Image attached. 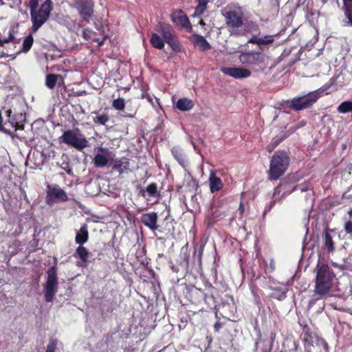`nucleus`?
<instances>
[{
    "label": "nucleus",
    "instance_id": "nucleus-28",
    "mask_svg": "<svg viewBox=\"0 0 352 352\" xmlns=\"http://www.w3.org/2000/svg\"><path fill=\"white\" fill-rule=\"evenodd\" d=\"M108 156L101 153H97L94 160L93 162L96 167H104L109 165Z\"/></svg>",
    "mask_w": 352,
    "mask_h": 352
},
{
    "label": "nucleus",
    "instance_id": "nucleus-15",
    "mask_svg": "<svg viewBox=\"0 0 352 352\" xmlns=\"http://www.w3.org/2000/svg\"><path fill=\"white\" fill-rule=\"evenodd\" d=\"M157 219L158 216L155 212L142 214L141 217L142 223L152 231H155L159 228Z\"/></svg>",
    "mask_w": 352,
    "mask_h": 352
},
{
    "label": "nucleus",
    "instance_id": "nucleus-63",
    "mask_svg": "<svg viewBox=\"0 0 352 352\" xmlns=\"http://www.w3.org/2000/svg\"><path fill=\"white\" fill-rule=\"evenodd\" d=\"M210 287L211 289H214V287H212L211 285H210Z\"/></svg>",
    "mask_w": 352,
    "mask_h": 352
},
{
    "label": "nucleus",
    "instance_id": "nucleus-25",
    "mask_svg": "<svg viewBox=\"0 0 352 352\" xmlns=\"http://www.w3.org/2000/svg\"><path fill=\"white\" fill-rule=\"evenodd\" d=\"M336 85H334V82H329L325 83L320 88L313 91V92H316L319 96V98L324 95L329 94L336 90Z\"/></svg>",
    "mask_w": 352,
    "mask_h": 352
},
{
    "label": "nucleus",
    "instance_id": "nucleus-16",
    "mask_svg": "<svg viewBox=\"0 0 352 352\" xmlns=\"http://www.w3.org/2000/svg\"><path fill=\"white\" fill-rule=\"evenodd\" d=\"M342 10L344 16L343 26L352 27V0H342Z\"/></svg>",
    "mask_w": 352,
    "mask_h": 352
},
{
    "label": "nucleus",
    "instance_id": "nucleus-4",
    "mask_svg": "<svg viewBox=\"0 0 352 352\" xmlns=\"http://www.w3.org/2000/svg\"><path fill=\"white\" fill-rule=\"evenodd\" d=\"M59 141L78 151H82L89 146L87 140L78 129L64 131L59 138Z\"/></svg>",
    "mask_w": 352,
    "mask_h": 352
},
{
    "label": "nucleus",
    "instance_id": "nucleus-42",
    "mask_svg": "<svg viewBox=\"0 0 352 352\" xmlns=\"http://www.w3.org/2000/svg\"><path fill=\"white\" fill-rule=\"evenodd\" d=\"M243 196H244V192H242L241 195V201H240L239 208L236 211L239 213V216L240 219H241L243 217L244 212H245V206H244V204H243V202L242 200Z\"/></svg>",
    "mask_w": 352,
    "mask_h": 352
},
{
    "label": "nucleus",
    "instance_id": "nucleus-38",
    "mask_svg": "<svg viewBox=\"0 0 352 352\" xmlns=\"http://www.w3.org/2000/svg\"><path fill=\"white\" fill-rule=\"evenodd\" d=\"M313 6V0H309L306 6V14L307 17H313L316 13V11L312 9Z\"/></svg>",
    "mask_w": 352,
    "mask_h": 352
},
{
    "label": "nucleus",
    "instance_id": "nucleus-37",
    "mask_svg": "<svg viewBox=\"0 0 352 352\" xmlns=\"http://www.w3.org/2000/svg\"><path fill=\"white\" fill-rule=\"evenodd\" d=\"M7 116L8 117V120L12 124L13 127H14L15 130H20L23 129V124H19L17 122H15L14 120H12L11 114L12 111L10 109H8L6 111Z\"/></svg>",
    "mask_w": 352,
    "mask_h": 352
},
{
    "label": "nucleus",
    "instance_id": "nucleus-2",
    "mask_svg": "<svg viewBox=\"0 0 352 352\" xmlns=\"http://www.w3.org/2000/svg\"><path fill=\"white\" fill-rule=\"evenodd\" d=\"M317 273L314 292L324 296L331 289L336 274L327 264L317 265Z\"/></svg>",
    "mask_w": 352,
    "mask_h": 352
},
{
    "label": "nucleus",
    "instance_id": "nucleus-24",
    "mask_svg": "<svg viewBox=\"0 0 352 352\" xmlns=\"http://www.w3.org/2000/svg\"><path fill=\"white\" fill-rule=\"evenodd\" d=\"M288 137L287 132H282L280 135L274 137L272 142L266 146V150L272 153L284 140Z\"/></svg>",
    "mask_w": 352,
    "mask_h": 352
},
{
    "label": "nucleus",
    "instance_id": "nucleus-12",
    "mask_svg": "<svg viewBox=\"0 0 352 352\" xmlns=\"http://www.w3.org/2000/svg\"><path fill=\"white\" fill-rule=\"evenodd\" d=\"M336 234V230L326 227L322 232V242L324 248L328 253H333L336 250V242L333 240V236Z\"/></svg>",
    "mask_w": 352,
    "mask_h": 352
},
{
    "label": "nucleus",
    "instance_id": "nucleus-45",
    "mask_svg": "<svg viewBox=\"0 0 352 352\" xmlns=\"http://www.w3.org/2000/svg\"><path fill=\"white\" fill-rule=\"evenodd\" d=\"M93 33V31L90 28H85L83 30L82 36L86 41L91 40V35Z\"/></svg>",
    "mask_w": 352,
    "mask_h": 352
},
{
    "label": "nucleus",
    "instance_id": "nucleus-13",
    "mask_svg": "<svg viewBox=\"0 0 352 352\" xmlns=\"http://www.w3.org/2000/svg\"><path fill=\"white\" fill-rule=\"evenodd\" d=\"M220 71L229 76L236 79L245 78L251 76L250 70L243 67H226L220 68Z\"/></svg>",
    "mask_w": 352,
    "mask_h": 352
},
{
    "label": "nucleus",
    "instance_id": "nucleus-46",
    "mask_svg": "<svg viewBox=\"0 0 352 352\" xmlns=\"http://www.w3.org/2000/svg\"><path fill=\"white\" fill-rule=\"evenodd\" d=\"M38 4H39V0H30L29 7H30V12H33V11L37 10Z\"/></svg>",
    "mask_w": 352,
    "mask_h": 352
},
{
    "label": "nucleus",
    "instance_id": "nucleus-39",
    "mask_svg": "<svg viewBox=\"0 0 352 352\" xmlns=\"http://www.w3.org/2000/svg\"><path fill=\"white\" fill-rule=\"evenodd\" d=\"M273 35H266L260 39V45H268L274 41Z\"/></svg>",
    "mask_w": 352,
    "mask_h": 352
},
{
    "label": "nucleus",
    "instance_id": "nucleus-35",
    "mask_svg": "<svg viewBox=\"0 0 352 352\" xmlns=\"http://www.w3.org/2000/svg\"><path fill=\"white\" fill-rule=\"evenodd\" d=\"M93 120L95 124L105 125L109 120V116L107 115V113H102L94 118Z\"/></svg>",
    "mask_w": 352,
    "mask_h": 352
},
{
    "label": "nucleus",
    "instance_id": "nucleus-61",
    "mask_svg": "<svg viewBox=\"0 0 352 352\" xmlns=\"http://www.w3.org/2000/svg\"><path fill=\"white\" fill-rule=\"evenodd\" d=\"M250 24L252 25V27L255 25V24L253 22H252Z\"/></svg>",
    "mask_w": 352,
    "mask_h": 352
},
{
    "label": "nucleus",
    "instance_id": "nucleus-14",
    "mask_svg": "<svg viewBox=\"0 0 352 352\" xmlns=\"http://www.w3.org/2000/svg\"><path fill=\"white\" fill-rule=\"evenodd\" d=\"M155 30L164 38L165 42L170 41L176 35L173 27L164 22H159L156 25Z\"/></svg>",
    "mask_w": 352,
    "mask_h": 352
},
{
    "label": "nucleus",
    "instance_id": "nucleus-51",
    "mask_svg": "<svg viewBox=\"0 0 352 352\" xmlns=\"http://www.w3.org/2000/svg\"><path fill=\"white\" fill-rule=\"evenodd\" d=\"M62 168L69 175L72 173V168L69 167V163H66L65 166H62Z\"/></svg>",
    "mask_w": 352,
    "mask_h": 352
},
{
    "label": "nucleus",
    "instance_id": "nucleus-10",
    "mask_svg": "<svg viewBox=\"0 0 352 352\" xmlns=\"http://www.w3.org/2000/svg\"><path fill=\"white\" fill-rule=\"evenodd\" d=\"M265 55L261 52H246L239 56L241 63L247 66L254 67L265 62Z\"/></svg>",
    "mask_w": 352,
    "mask_h": 352
},
{
    "label": "nucleus",
    "instance_id": "nucleus-47",
    "mask_svg": "<svg viewBox=\"0 0 352 352\" xmlns=\"http://www.w3.org/2000/svg\"><path fill=\"white\" fill-rule=\"evenodd\" d=\"M14 39V31L12 30L9 31L8 36L7 38H5L4 42L5 43H8L10 42H12Z\"/></svg>",
    "mask_w": 352,
    "mask_h": 352
},
{
    "label": "nucleus",
    "instance_id": "nucleus-27",
    "mask_svg": "<svg viewBox=\"0 0 352 352\" xmlns=\"http://www.w3.org/2000/svg\"><path fill=\"white\" fill-rule=\"evenodd\" d=\"M150 43L154 48L162 50L164 47L165 41L158 33H151Z\"/></svg>",
    "mask_w": 352,
    "mask_h": 352
},
{
    "label": "nucleus",
    "instance_id": "nucleus-43",
    "mask_svg": "<svg viewBox=\"0 0 352 352\" xmlns=\"http://www.w3.org/2000/svg\"><path fill=\"white\" fill-rule=\"evenodd\" d=\"M286 293H287V291H284V292L276 291L274 293L272 297L278 300H283L287 296Z\"/></svg>",
    "mask_w": 352,
    "mask_h": 352
},
{
    "label": "nucleus",
    "instance_id": "nucleus-33",
    "mask_svg": "<svg viewBox=\"0 0 352 352\" xmlns=\"http://www.w3.org/2000/svg\"><path fill=\"white\" fill-rule=\"evenodd\" d=\"M33 43H34L33 36L30 34L25 38V39L23 42L21 51L23 52H29L33 45Z\"/></svg>",
    "mask_w": 352,
    "mask_h": 352
},
{
    "label": "nucleus",
    "instance_id": "nucleus-34",
    "mask_svg": "<svg viewBox=\"0 0 352 352\" xmlns=\"http://www.w3.org/2000/svg\"><path fill=\"white\" fill-rule=\"evenodd\" d=\"M198 3L195 8V13L202 14L207 8L208 0H196Z\"/></svg>",
    "mask_w": 352,
    "mask_h": 352
},
{
    "label": "nucleus",
    "instance_id": "nucleus-48",
    "mask_svg": "<svg viewBox=\"0 0 352 352\" xmlns=\"http://www.w3.org/2000/svg\"><path fill=\"white\" fill-rule=\"evenodd\" d=\"M260 39H261L260 37H258L257 36L254 35L249 39L248 43L260 45Z\"/></svg>",
    "mask_w": 352,
    "mask_h": 352
},
{
    "label": "nucleus",
    "instance_id": "nucleus-31",
    "mask_svg": "<svg viewBox=\"0 0 352 352\" xmlns=\"http://www.w3.org/2000/svg\"><path fill=\"white\" fill-rule=\"evenodd\" d=\"M169 45L171 49L175 52H180L182 51V45L179 43L177 35L166 42Z\"/></svg>",
    "mask_w": 352,
    "mask_h": 352
},
{
    "label": "nucleus",
    "instance_id": "nucleus-1",
    "mask_svg": "<svg viewBox=\"0 0 352 352\" xmlns=\"http://www.w3.org/2000/svg\"><path fill=\"white\" fill-rule=\"evenodd\" d=\"M225 25L230 35L243 36L248 32L244 10L238 3L228 4L221 10Z\"/></svg>",
    "mask_w": 352,
    "mask_h": 352
},
{
    "label": "nucleus",
    "instance_id": "nucleus-23",
    "mask_svg": "<svg viewBox=\"0 0 352 352\" xmlns=\"http://www.w3.org/2000/svg\"><path fill=\"white\" fill-rule=\"evenodd\" d=\"M89 239V232L87 229V226L86 224H84L81 226L80 230L76 234L75 237V241L76 243L79 244V245H82L85 243Z\"/></svg>",
    "mask_w": 352,
    "mask_h": 352
},
{
    "label": "nucleus",
    "instance_id": "nucleus-17",
    "mask_svg": "<svg viewBox=\"0 0 352 352\" xmlns=\"http://www.w3.org/2000/svg\"><path fill=\"white\" fill-rule=\"evenodd\" d=\"M109 166H111L113 170L118 172L120 175L127 173L130 171V163L126 157L120 160L117 159L113 161L112 164Z\"/></svg>",
    "mask_w": 352,
    "mask_h": 352
},
{
    "label": "nucleus",
    "instance_id": "nucleus-56",
    "mask_svg": "<svg viewBox=\"0 0 352 352\" xmlns=\"http://www.w3.org/2000/svg\"><path fill=\"white\" fill-rule=\"evenodd\" d=\"M98 151L102 153H109V151L107 149L103 148L102 147L98 148Z\"/></svg>",
    "mask_w": 352,
    "mask_h": 352
},
{
    "label": "nucleus",
    "instance_id": "nucleus-41",
    "mask_svg": "<svg viewBox=\"0 0 352 352\" xmlns=\"http://www.w3.org/2000/svg\"><path fill=\"white\" fill-rule=\"evenodd\" d=\"M57 343L58 341L56 339H50L45 352H55L57 346Z\"/></svg>",
    "mask_w": 352,
    "mask_h": 352
},
{
    "label": "nucleus",
    "instance_id": "nucleus-58",
    "mask_svg": "<svg viewBox=\"0 0 352 352\" xmlns=\"http://www.w3.org/2000/svg\"><path fill=\"white\" fill-rule=\"evenodd\" d=\"M322 342H323V346H324V349L327 350L329 348L327 342L325 340H323Z\"/></svg>",
    "mask_w": 352,
    "mask_h": 352
},
{
    "label": "nucleus",
    "instance_id": "nucleus-44",
    "mask_svg": "<svg viewBox=\"0 0 352 352\" xmlns=\"http://www.w3.org/2000/svg\"><path fill=\"white\" fill-rule=\"evenodd\" d=\"M303 333L305 335V340H306L307 341L312 338L311 330L307 325L304 326Z\"/></svg>",
    "mask_w": 352,
    "mask_h": 352
},
{
    "label": "nucleus",
    "instance_id": "nucleus-3",
    "mask_svg": "<svg viewBox=\"0 0 352 352\" xmlns=\"http://www.w3.org/2000/svg\"><path fill=\"white\" fill-rule=\"evenodd\" d=\"M289 164V157L283 150H278L272 157L268 177L270 180L278 179L287 170Z\"/></svg>",
    "mask_w": 352,
    "mask_h": 352
},
{
    "label": "nucleus",
    "instance_id": "nucleus-57",
    "mask_svg": "<svg viewBox=\"0 0 352 352\" xmlns=\"http://www.w3.org/2000/svg\"><path fill=\"white\" fill-rule=\"evenodd\" d=\"M270 267L272 268V270H275V264L274 261L272 260L270 261Z\"/></svg>",
    "mask_w": 352,
    "mask_h": 352
},
{
    "label": "nucleus",
    "instance_id": "nucleus-60",
    "mask_svg": "<svg viewBox=\"0 0 352 352\" xmlns=\"http://www.w3.org/2000/svg\"><path fill=\"white\" fill-rule=\"evenodd\" d=\"M322 2L324 4V3H326L327 2V0H322Z\"/></svg>",
    "mask_w": 352,
    "mask_h": 352
},
{
    "label": "nucleus",
    "instance_id": "nucleus-62",
    "mask_svg": "<svg viewBox=\"0 0 352 352\" xmlns=\"http://www.w3.org/2000/svg\"><path fill=\"white\" fill-rule=\"evenodd\" d=\"M314 302H312L311 301H310V302H309V305H312V304H314Z\"/></svg>",
    "mask_w": 352,
    "mask_h": 352
},
{
    "label": "nucleus",
    "instance_id": "nucleus-18",
    "mask_svg": "<svg viewBox=\"0 0 352 352\" xmlns=\"http://www.w3.org/2000/svg\"><path fill=\"white\" fill-rule=\"evenodd\" d=\"M226 215V210L223 206H214L211 208V214L209 217L210 223H214L216 221L223 219Z\"/></svg>",
    "mask_w": 352,
    "mask_h": 352
},
{
    "label": "nucleus",
    "instance_id": "nucleus-53",
    "mask_svg": "<svg viewBox=\"0 0 352 352\" xmlns=\"http://www.w3.org/2000/svg\"><path fill=\"white\" fill-rule=\"evenodd\" d=\"M142 97L146 98L150 102H151V103L153 102V98L148 94H143Z\"/></svg>",
    "mask_w": 352,
    "mask_h": 352
},
{
    "label": "nucleus",
    "instance_id": "nucleus-21",
    "mask_svg": "<svg viewBox=\"0 0 352 352\" xmlns=\"http://www.w3.org/2000/svg\"><path fill=\"white\" fill-rule=\"evenodd\" d=\"M340 239H352V219L350 217L345 221L343 224L342 230L338 234Z\"/></svg>",
    "mask_w": 352,
    "mask_h": 352
},
{
    "label": "nucleus",
    "instance_id": "nucleus-64",
    "mask_svg": "<svg viewBox=\"0 0 352 352\" xmlns=\"http://www.w3.org/2000/svg\"><path fill=\"white\" fill-rule=\"evenodd\" d=\"M142 196H144V192H142Z\"/></svg>",
    "mask_w": 352,
    "mask_h": 352
},
{
    "label": "nucleus",
    "instance_id": "nucleus-52",
    "mask_svg": "<svg viewBox=\"0 0 352 352\" xmlns=\"http://www.w3.org/2000/svg\"><path fill=\"white\" fill-rule=\"evenodd\" d=\"M332 265L333 267H337V268L340 269V270H344V265H339V264H338L336 263H334V262L332 263Z\"/></svg>",
    "mask_w": 352,
    "mask_h": 352
},
{
    "label": "nucleus",
    "instance_id": "nucleus-5",
    "mask_svg": "<svg viewBox=\"0 0 352 352\" xmlns=\"http://www.w3.org/2000/svg\"><path fill=\"white\" fill-rule=\"evenodd\" d=\"M52 10V1L45 0L39 8L30 12L31 21L32 23V31L36 32L38 29L47 21Z\"/></svg>",
    "mask_w": 352,
    "mask_h": 352
},
{
    "label": "nucleus",
    "instance_id": "nucleus-30",
    "mask_svg": "<svg viewBox=\"0 0 352 352\" xmlns=\"http://www.w3.org/2000/svg\"><path fill=\"white\" fill-rule=\"evenodd\" d=\"M58 78H60V76L58 74H47L45 78L46 87L50 89H53L56 85Z\"/></svg>",
    "mask_w": 352,
    "mask_h": 352
},
{
    "label": "nucleus",
    "instance_id": "nucleus-59",
    "mask_svg": "<svg viewBox=\"0 0 352 352\" xmlns=\"http://www.w3.org/2000/svg\"><path fill=\"white\" fill-rule=\"evenodd\" d=\"M5 44L4 40L0 38V47H3Z\"/></svg>",
    "mask_w": 352,
    "mask_h": 352
},
{
    "label": "nucleus",
    "instance_id": "nucleus-26",
    "mask_svg": "<svg viewBox=\"0 0 352 352\" xmlns=\"http://www.w3.org/2000/svg\"><path fill=\"white\" fill-rule=\"evenodd\" d=\"M194 107V102L192 100L187 98H180L176 103V107L182 111H189Z\"/></svg>",
    "mask_w": 352,
    "mask_h": 352
},
{
    "label": "nucleus",
    "instance_id": "nucleus-54",
    "mask_svg": "<svg viewBox=\"0 0 352 352\" xmlns=\"http://www.w3.org/2000/svg\"><path fill=\"white\" fill-rule=\"evenodd\" d=\"M204 248V244H201L200 245L199 250V256L200 259H201L202 254H203Z\"/></svg>",
    "mask_w": 352,
    "mask_h": 352
},
{
    "label": "nucleus",
    "instance_id": "nucleus-32",
    "mask_svg": "<svg viewBox=\"0 0 352 352\" xmlns=\"http://www.w3.org/2000/svg\"><path fill=\"white\" fill-rule=\"evenodd\" d=\"M337 110L340 113H347L352 112V101L346 100L340 103Z\"/></svg>",
    "mask_w": 352,
    "mask_h": 352
},
{
    "label": "nucleus",
    "instance_id": "nucleus-7",
    "mask_svg": "<svg viewBox=\"0 0 352 352\" xmlns=\"http://www.w3.org/2000/svg\"><path fill=\"white\" fill-rule=\"evenodd\" d=\"M47 274V278L44 287V296L45 301L50 302L54 300L58 285V277L56 267H50Z\"/></svg>",
    "mask_w": 352,
    "mask_h": 352
},
{
    "label": "nucleus",
    "instance_id": "nucleus-6",
    "mask_svg": "<svg viewBox=\"0 0 352 352\" xmlns=\"http://www.w3.org/2000/svg\"><path fill=\"white\" fill-rule=\"evenodd\" d=\"M319 99L316 92L311 91L307 94L293 98L289 102L288 107L296 111L311 108Z\"/></svg>",
    "mask_w": 352,
    "mask_h": 352
},
{
    "label": "nucleus",
    "instance_id": "nucleus-29",
    "mask_svg": "<svg viewBox=\"0 0 352 352\" xmlns=\"http://www.w3.org/2000/svg\"><path fill=\"white\" fill-rule=\"evenodd\" d=\"M89 256V252L88 250L83 245H79L76 249V251L74 253V257H79L81 259V261L84 263L88 262Z\"/></svg>",
    "mask_w": 352,
    "mask_h": 352
},
{
    "label": "nucleus",
    "instance_id": "nucleus-20",
    "mask_svg": "<svg viewBox=\"0 0 352 352\" xmlns=\"http://www.w3.org/2000/svg\"><path fill=\"white\" fill-rule=\"evenodd\" d=\"M192 43L199 47L200 51L204 52L211 48L210 44L201 35L193 34L191 37Z\"/></svg>",
    "mask_w": 352,
    "mask_h": 352
},
{
    "label": "nucleus",
    "instance_id": "nucleus-36",
    "mask_svg": "<svg viewBox=\"0 0 352 352\" xmlns=\"http://www.w3.org/2000/svg\"><path fill=\"white\" fill-rule=\"evenodd\" d=\"M112 107L118 111H122L125 108L124 100L122 98H118L114 100L112 102Z\"/></svg>",
    "mask_w": 352,
    "mask_h": 352
},
{
    "label": "nucleus",
    "instance_id": "nucleus-11",
    "mask_svg": "<svg viewBox=\"0 0 352 352\" xmlns=\"http://www.w3.org/2000/svg\"><path fill=\"white\" fill-rule=\"evenodd\" d=\"M171 21L179 29H188L191 28L188 17L181 10H173L170 14Z\"/></svg>",
    "mask_w": 352,
    "mask_h": 352
},
{
    "label": "nucleus",
    "instance_id": "nucleus-49",
    "mask_svg": "<svg viewBox=\"0 0 352 352\" xmlns=\"http://www.w3.org/2000/svg\"><path fill=\"white\" fill-rule=\"evenodd\" d=\"M222 327H223V323L222 322H217L214 324V331H216V332L219 331Z\"/></svg>",
    "mask_w": 352,
    "mask_h": 352
},
{
    "label": "nucleus",
    "instance_id": "nucleus-22",
    "mask_svg": "<svg viewBox=\"0 0 352 352\" xmlns=\"http://www.w3.org/2000/svg\"><path fill=\"white\" fill-rule=\"evenodd\" d=\"M171 153L174 158L183 168L186 166V156L183 149L181 147L178 146H173L171 149Z\"/></svg>",
    "mask_w": 352,
    "mask_h": 352
},
{
    "label": "nucleus",
    "instance_id": "nucleus-8",
    "mask_svg": "<svg viewBox=\"0 0 352 352\" xmlns=\"http://www.w3.org/2000/svg\"><path fill=\"white\" fill-rule=\"evenodd\" d=\"M69 198L64 190L61 189L58 185H48L45 201L48 205H52L56 202H65L68 201Z\"/></svg>",
    "mask_w": 352,
    "mask_h": 352
},
{
    "label": "nucleus",
    "instance_id": "nucleus-50",
    "mask_svg": "<svg viewBox=\"0 0 352 352\" xmlns=\"http://www.w3.org/2000/svg\"><path fill=\"white\" fill-rule=\"evenodd\" d=\"M2 122H3V118H2L1 113L0 112V131H3L6 133L10 134V131L6 130V129H5L2 126Z\"/></svg>",
    "mask_w": 352,
    "mask_h": 352
},
{
    "label": "nucleus",
    "instance_id": "nucleus-55",
    "mask_svg": "<svg viewBox=\"0 0 352 352\" xmlns=\"http://www.w3.org/2000/svg\"><path fill=\"white\" fill-rule=\"evenodd\" d=\"M193 186H195L196 188L198 187V182L195 179H192L190 181Z\"/></svg>",
    "mask_w": 352,
    "mask_h": 352
},
{
    "label": "nucleus",
    "instance_id": "nucleus-19",
    "mask_svg": "<svg viewBox=\"0 0 352 352\" xmlns=\"http://www.w3.org/2000/svg\"><path fill=\"white\" fill-rule=\"evenodd\" d=\"M210 190L212 193L221 190L223 186L221 179L217 177L214 172H211L208 179Z\"/></svg>",
    "mask_w": 352,
    "mask_h": 352
},
{
    "label": "nucleus",
    "instance_id": "nucleus-40",
    "mask_svg": "<svg viewBox=\"0 0 352 352\" xmlns=\"http://www.w3.org/2000/svg\"><path fill=\"white\" fill-rule=\"evenodd\" d=\"M146 190L149 196L153 197L157 192V187L155 183H151L146 188Z\"/></svg>",
    "mask_w": 352,
    "mask_h": 352
},
{
    "label": "nucleus",
    "instance_id": "nucleus-9",
    "mask_svg": "<svg viewBox=\"0 0 352 352\" xmlns=\"http://www.w3.org/2000/svg\"><path fill=\"white\" fill-rule=\"evenodd\" d=\"M75 7L82 21L89 22L94 16V2L93 0H76Z\"/></svg>",
    "mask_w": 352,
    "mask_h": 352
}]
</instances>
